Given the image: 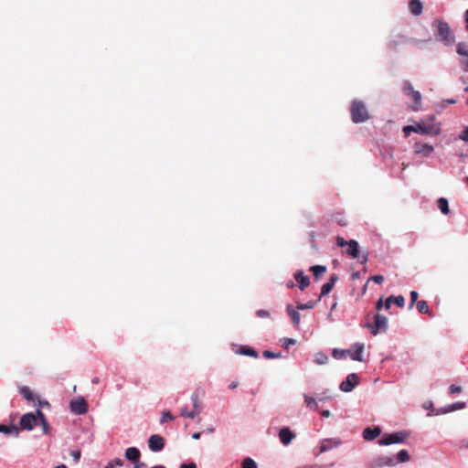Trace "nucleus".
I'll use <instances>...</instances> for the list:
<instances>
[{
  "label": "nucleus",
  "instance_id": "1",
  "mask_svg": "<svg viewBox=\"0 0 468 468\" xmlns=\"http://www.w3.org/2000/svg\"><path fill=\"white\" fill-rule=\"evenodd\" d=\"M438 27L436 35L437 40L443 43L445 46H452L455 42V37L447 22L437 20L433 26Z\"/></svg>",
  "mask_w": 468,
  "mask_h": 468
},
{
  "label": "nucleus",
  "instance_id": "2",
  "mask_svg": "<svg viewBox=\"0 0 468 468\" xmlns=\"http://www.w3.org/2000/svg\"><path fill=\"white\" fill-rule=\"evenodd\" d=\"M414 133L428 134V135H438L441 133L440 124L435 122L434 117H430L428 120L421 121L416 124Z\"/></svg>",
  "mask_w": 468,
  "mask_h": 468
},
{
  "label": "nucleus",
  "instance_id": "3",
  "mask_svg": "<svg viewBox=\"0 0 468 468\" xmlns=\"http://www.w3.org/2000/svg\"><path fill=\"white\" fill-rule=\"evenodd\" d=\"M351 117L352 121L356 123L367 122L369 118V112L361 101L355 100L351 105Z\"/></svg>",
  "mask_w": 468,
  "mask_h": 468
},
{
  "label": "nucleus",
  "instance_id": "4",
  "mask_svg": "<svg viewBox=\"0 0 468 468\" xmlns=\"http://www.w3.org/2000/svg\"><path fill=\"white\" fill-rule=\"evenodd\" d=\"M373 335L384 333L388 328V320L386 316L377 314L374 317V324L367 323L365 325Z\"/></svg>",
  "mask_w": 468,
  "mask_h": 468
},
{
  "label": "nucleus",
  "instance_id": "5",
  "mask_svg": "<svg viewBox=\"0 0 468 468\" xmlns=\"http://www.w3.org/2000/svg\"><path fill=\"white\" fill-rule=\"evenodd\" d=\"M407 431H398L393 433H385L381 439L378 440V443L380 446H388L391 444L401 443L409 438Z\"/></svg>",
  "mask_w": 468,
  "mask_h": 468
},
{
  "label": "nucleus",
  "instance_id": "6",
  "mask_svg": "<svg viewBox=\"0 0 468 468\" xmlns=\"http://www.w3.org/2000/svg\"><path fill=\"white\" fill-rule=\"evenodd\" d=\"M359 376L356 373H351L340 383L339 388L345 393H349L359 384Z\"/></svg>",
  "mask_w": 468,
  "mask_h": 468
},
{
  "label": "nucleus",
  "instance_id": "7",
  "mask_svg": "<svg viewBox=\"0 0 468 468\" xmlns=\"http://www.w3.org/2000/svg\"><path fill=\"white\" fill-rule=\"evenodd\" d=\"M38 423V416L34 413H26L24 414L19 421L20 428L22 430H32Z\"/></svg>",
  "mask_w": 468,
  "mask_h": 468
},
{
  "label": "nucleus",
  "instance_id": "8",
  "mask_svg": "<svg viewBox=\"0 0 468 468\" xmlns=\"http://www.w3.org/2000/svg\"><path fill=\"white\" fill-rule=\"evenodd\" d=\"M365 345L363 343H355L349 349H347V355L354 361L363 362L364 358Z\"/></svg>",
  "mask_w": 468,
  "mask_h": 468
},
{
  "label": "nucleus",
  "instance_id": "9",
  "mask_svg": "<svg viewBox=\"0 0 468 468\" xmlns=\"http://www.w3.org/2000/svg\"><path fill=\"white\" fill-rule=\"evenodd\" d=\"M69 409L73 413L81 415L88 411V403L84 398L78 397L70 401Z\"/></svg>",
  "mask_w": 468,
  "mask_h": 468
},
{
  "label": "nucleus",
  "instance_id": "10",
  "mask_svg": "<svg viewBox=\"0 0 468 468\" xmlns=\"http://www.w3.org/2000/svg\"><path fill=\"white\" fill-rule=\"evenodd\" d=\"M397 465L395 457L382 455L375 458L372 462L373 468L394 467Z\"/></svg>",
  "mask_w": 468,
  "mask_h": 468
},
{
  "label": "nucleus",
  "instance_id": "11",
  "mask_svg": "<svg viewBox=\"0 0 468 468\" xmlns=\"http://www.w3.org/2000/svg\"><path fill=\"white\" fill-rule=\"evenodd\" d=\"M457 54L462 57L460 59V66L464 71L468 72V44L460 42L456 46Z\"/></svg>",
  "mask_w": 468,
  "mask_h": 468
},
{
  "label": "nucleus",
  "instance_id": "12",
  "mask_svg": "<svg viewBox=\"0 0 468 468\" xmlns=\"http://www.w3.org/2000/svg\"><path fill=\"white\" fill-rule=\"evenodd\" d=\"M148 446L152 452H160L165 447V440L160 435H151L148 440Z\"/></svg>",
  "mask_w": 468,
  "mask_h": 468
},
{
  "label": "nucleus",
  "instance_id": "13",
  "mask_svg": "<svg viewBox=\"0 0 468 468\" xmlns=\"http://www.w3.org/2000/svg\"><path fill=\"white\" fill-rule=\"evenodd\" d=\"M434 148L431 144L416 143L414 144V153L418 155L429 157L433 153Z\"/></svg>",
  "mask_w": 468,
  "mask_h": 468
},
{
  "label": "nucleus",
  "instance_id": "14",
  "mask_svg": "<svg viewBox=\"0 0 468 468\" xmlns=\"http://www.w3.org/2000/svg\"><path fill=\"white\" fill-rule=\"evenodd\" d=\"M403 89L408 95L411 96L417 105L420 104L421 95L420 91L414 90L412 84L410 81H405L403 84Z\"/></svg>",
  "mask_w": 468,
  "mask_h": 468
},
{
  "label": "nucleus",
  "instance_id": "15",
  "mask_svg": "<svg viewBox=\"0 0 468 468\" xmlns=\"http://www.w3.org/2000/svg\"><path fill=\"white\" fill-rule=\"evenodd\" d=\"M279 438L282 444L288 445L295 438V434L289 428L284 427L280 430Z\"/></svg>",
  "mask_w": 468,
  "mask_h": 468
},
{
  "label": "nucleus",
  "instance_id": "16",
  "mask_svg": "<svg viewBox=\"0 0 468 468\" xmlns=\"http://www.w3.org/2000/svg\"><path fill=\"white\" fill-rule=\"evenodd\" d=\"M381 434V429L378 426H376L374 428H366L363 431V438L366 441H373L376 438H378Z\"/></svg>",
  "mask_w": 468,
  "mask_h": 468
},
{
  "label": "nucleus",
  "instance_id": "17",
  "mask_svg": "<svg viewBox=\"0 0 468 468\" xmlns=\"http://www.w3.org/2000/svg\"><path fill=\"white\" fill-rule=\"evenodd\" d=\"M294 279L299 283V288L302 291L308 287L310 284L309 277L304 275L302 271H297L294 273Z\"/></svg>",
  "mask_w": 468,
  "mask_h": 468
},
{
  "label": "nucleus",
  "instance_id": "18",
  "mask_svg": "<svg viewBox=\"0 0 468 468\" xmlns=\"http://www.w3.org/2000/svg\"><path fill=\"white\" fill-rule=\"evenodd\" d=\"M409 6L411 14L414 16H420L422 13L423 5L420 0H410Z\"/></svg>",
  "mask_w": 468,
  "mask_h": 468
},
{
  "label": "nucleus",
  "instance_id": "19",
  "mask_svg": "<svg viewBox=\"0 0 468 468\" xmlns=\"http://www.w3.org/2000/svg\"><path fill=\"white\" fill-rule=\"evenodd\" d=\"M140 455V451L135 447H130L125 451V457L134 463L139 461Z\"/></svg>",
  "mask_w": 468,
  "mask_h": 468
},
{
  "label": "nucleus",
  "instance_id": "20",
  "mask_svg": "<svg viewBox=\"0 0 468 468\" xmlns=\"http://www.w3.org/2000/svg\"><path fill=\"white\" fill-rule=\"evenodd\" d=\"M346 254L351 256L352 258L358 257V243L357 241L351 239L347 243Z\"/></svg>",
  "mask_w": 468,
  "mask_h": 468
},
{
  "label": "nucleus",
  "instance_id": "21",
  "mask_svg": "<svg viewBox=\"0 0 468 468\" xmlns=\"http://www.w3.org/2000/svg\"><path fill=\"white\" fill-rule=\"evenodd\" d=\"M36 413L38 416V422L41 425L42 431L44 434L49 433V425L44 415V413L40 410H37Z\"/></svg>",
  "mask_w": 468,
  "mask_h": 468
},
{
  "label": "nucleus",
  "instance_id": "22",
  "mask_svg": "<svg viewBox=\"0 0 468 468\" xmlns=\"http://www.w3.org/2000/svg\"><path fill=\"white\" fill-rule=\"evenodd\" d=\"M0 432L5 434H14L15 436H18L19 429L15 425H4L0 424Z\"/></svg>",
  "mask_w": 468,
  "mask_h": 468
},
{
  "label": "nucleus",
  "instance_id": "23",
  "mask_svg": "<svg viewBox=\"0 0 468 468\" xmlns=\"http://www.w3.org/2000/svg\"><path fill=\"white\" fill-rule=\"evenodd\" d=\"M191 400L193 402V410H197V416L201 412V403L199 401V396H198L197 391L194 392L191 395Z\"/></svg>",
  "mask_w": 468,
  "mask_h": 468
},
{
  "label": "nucleus",
  "instance_id": "24",
  "mask_svg": "<svg viewBox=\"0 0 468 468\" xmlns=\"http://www.w3.org/2000/svg\"><path fill=\"white\" fill-rule=\"evenodd\" d=\"M438 208L444 215H447L450 212L448 200L444 197H440L437 201Z\"/></svg>",
  "mask_w": 468,
  "mask_h": 468
},
{
  "label": "nucleus",
  "instance_id": "25",
  "mask_svg": "<svg viewBox=\"0 0 468 468\" xmlns=\"http://www.w3.org/2000/svg\"><path fill=\"white\" fill-rule=\"evenodd\" d=\"M287 312L291 317L292 324L294 325H298L300 324V314L290 305L287 307Z\"/></svg>",
  "mask_w": 468,
  "mask_h": 468
},
{
  "label": "nucleus",
  "instance_id": "26",
  "mask_svg": "<svg viewBox=\"0 0 468 468\" xmlns=\"http://www.w3.org/2000/svg\"><path fill=\"white\" fill-rule=\"evenodd\" d=\"M337 280H338L337 275L333 274L331 276L329 282L324 284V295L328 294L332 291V289Z\"/></svg>",
  "mask_w": 468,
  "mask_h": 468
},
{
  "label": "nucleus",
  "instance_id": "27",
  "mask_svg": "<svg viewBox=\"0 0 468 468\" xmlns=\"http://www.w3.org/2000/svg\"><path fill=\"white\" fill-rule=\"evenodd\" d=\"M396 462L399 463H407L410 460L409 452L407 450H400L396 456Z\"/></svg>",
  "mask_w": 468,
  "mask_h": 468
},
{
  "label": "nucleus",
  "instance_id": "28",
  "mask_svg": "<svg viewBox=\"0 0 468 468\" xmlns=\"http://www.w3.org/2000/svg\"><path fill=\"white\" fill-rule=\"evenodd\" d=\"M20 394L27 400V401H34V394L27 387H21L20 388Z\"/></svg>",
  "mask_w": 468,
  "mask_h": 468
},
{
  "label": "nucleus",
  "instance_id": "29",
  "mask_svg": "<svg viewBox=\"0 0 468 468\" xmlns=\"http://www.w3.org/2000/svg\"><path fill=\"white\" fill-rule=\"evenodd\" d=\"M304 402L306 404V407L311 410H316L318 407L316 400L313 397H310L308 395H304Z\"/></svg>",
  "mask_w": 468,
  "mask_h": 468
},
{
  "label": "nucleus",
  "instance_id": "30",
  "mask_svg": "<svg viewBox=\"0 0 468 468\" xmlns=\"http://www.w3.org/2000/svg\"><path fill=\"white\" fill-rule=\"evenodd\" d=\"M240 354L252 357H258L257 351L250 346H242L240 348Z\"/></svg>",
  "mask_w": 468,
  "mask_h": 468
},
{
  "label": "nucleus",
  "instance_id": "31",
  "mask_svg": "<svg viewBox=\"0 0 468 468\" xmlns=\"http://www.w3.org/2000/svg\"><path fill=\"white\" fill-rule=\"evenodd\" d=\"M241 468H258V465L253 459L247 457L243 460Z\"/></svg>",
  "mask_w": 468,
  "mask_h": 468
},
{
  "label": "nucleus",
  "instance_id": "32",
  "mask_svg": "<svg viewBox=\"0 0 468 468\" xmlns=\"http://www.w3.org/2000/svg\"><path fill=\"white\" fill-rule=\"evenodd\" d=\"M417 309L421 314H428L429 313V306L426 301L421 300L417 302Z\"/></svg>",
  "mask_w": 468,
  "mask_h": 468
},
{
  "label": "nucleus",
  "instance_id": "33",
  "mask_svg": "<svg viewBox=\"0 0 468 468\" xmlns=\"http://www.w3.org/2000/svg\"><path fill=\"white\" fill-rule=\"evenodd\" d=\"M181 416L185 418L194 419L197 416V410H188L186 407L181 409Z\"/></svg>",
  "mask_w": 468,
  "mask_h": 468
},
{
  "label": "nucleus",
  "instance_id": "34",
  "mask_svg": "<svg viewBox=\"0 0 468 468\" xmlns=\"http://www.w3.org/2000/svg\"><path fill=\"white\" fill-rule=\"evenodd\" d=\"M123 465V461L122 459H114L111 461L104 468H120Z\"/></svg>",
  "mask_w": 468,
  "mask_h": 468
},
{
  "label": "nucleus",
  "instance_id": "35",
  "mask_svg": "<svg viewBox=\"0 0 468 468\" xmlns=\"http://www.w3.org/2000/svg\"><path fill=\"white\" fill-rule=\"evenodd\" d=\"M346 355H347V349H334L333 350V356L335 358V359H342L346 356Z\"/></svg>",
  "mask_w": 468,
  "mask_h": 468
},
{
  "label": "nucleus",
  "instance_id": "36",
  "mask_svg": "<svg viewBox=\"0 0 468 468\" xmlns=\"http://www.w3.org/2000/svg\"><path fill=\"white\" fill-rule=\"evenodd\" d=\"M339 444V442L337 441H325L324 440V446H323V449H324V452L327 451V450H331L333 449L334 447L337 446Z\"/></svg>",
  "mask_w": 468,
  "mask_h": 468
},
{
  "label": "nucleus",
  "instance_id": "37",
  "mask_svg": "<svg viewBox=\"0 0 468 468\" xmlns=\"http://www.w3.org/2000/svg\"><path fill=\"white\" fill-rule=\"evenodd\" d=\"M174 419H175V417L173 416V414L169 410H165L163 412V414H162L160 422L161 423H165L167 420H173Z\"/></svg>",
  "mask_w": 468,
  "mask_h": 468
},
{
  "label": "nucleus",
  "instance_id": "38",
  "mask_svg": "<svg viewBox=\"0 0 468 468\" xmlns=\"http://www.w3.org/2000/svg\"><path fill=\"white\" fill-rule=\"evenodd\" d=\"M465 407V403L464 402H461V401H458V402H455V403H452L451 405L448 406V410L447 411H452V410H462Z\"/></svg>",
  "mask_w": 468,
  "mask_h": 468
},
{
  "label": "nucleus",
  "instance_id": "39",
  "mask_svg": "<svg viewBox=\"0 0 468 468\" xmlns=\"http://www.w3.org/2000/svg\"><path fill=\"white\" fill-rule=\"evenodd\" d=\"M393 302L401 308L405 304V298L402 295L393 296Z\"/></svg>",
  "mask_w": 468,
  "mask_h": 468
},
{
  "label": "nucleus",
  "instance_id": "40",
  "mask_svg": "<svg viewBox=\"0 0 468 468\" xmlns=\"http://www.w3.org/2000/svg\"><path fill=\"white\" fill-rule=\"evenodd\" d=\"M263 356H264L265 358L270 359V358H277V357H281L282 356H281V354H280V353H273V352H271V351H270V350H265V351L263 352Z\"/></svg>",
  "mask_w": 468,
  "mask_h": 468
},
{
  "label": "nucleus",
  "instance_id": "41",
  "mask_svg": "<svg viewBox=\"0 0 468 468\" xmlns=\"http://www.w3.org/2000/svg\"><path fill=\"white\" fill-rule=\"evenodd\" d=\"M311 270L316 278H319L322 275V265L314 266L311 268Z\"/></svg>",
  "mask_w": 468,
  "mask_h": 468
},
{
  "label": "nucleus",
  "instance_id": "42",
  "mask_svg": "<svg viewBox=\"0 0 468 468\" xmlns=\"http://www.w3.org/2000/svg\"><path fill=\"white\" fill-rule=\"evenodd\" d=\"M419 293L416 291L410 292V308L413 307L414 303H417Z\"/></svg>",
  "mask_w": 468,
  "mask_h": 468
},
{
  "label": "nucleus",
  "instance_id": "43",
  "mask_svg": "<svg viewBox=\"0 0 468 468\" xmlns=\"http://www.w3.org/2000/svg\"><path fill=\"white\" fill-rule=\"evenodd\" d=\"M369 281H373V282L380 284L384 282V277L382 275H373V276L369 277V279L367 280V282H369Z\"/></svg>",
  "mask_w": 468,
  "mask_h": 468
},
{
  "label": "nucleus",
  "instance_id": "44",
  "mask_svg": "<svg viewBox=\"0 0 468 468\" xmlns=\"http://www.w3.org/2000/svg\"><path fill=\"white\" fill-rule=\"evenodd\" d=\"M314 305V303L313 301L308 302L306 304L298 303L297 308L300 310L307 309V308H313Z\"/></svg>",
  "mask_w": 468,
  "mask_h": 468
},
{
  "label": "nucleus",
  "instance_id": "45",
  "mask_svg": "<svg viewBox=\"0 0 468 468\" xmlns=\"http://www.w3.org/2000/svg\"><path fill=\"white\" fill-rule=\"evenodd\" d=\"M257 316L260 318H268L270 316V313L266 310H258L256 313Z\"/></svg>",
  "mask_w": 468,
  "mask_h": 468
},
{
  "label": "nucleus",
  "instance_id": "46",
  "mask_svg": "<svg viewBox=\"0 0 468 468\" xmlns=\"http://www.w3.org/2000/svg\"><path fill=\"white\" fill-rule=\"evenodd\" d=\"M449 391L452 394L460 393L462 391V387L457 385H451L449 387Z\"/></svg>",
  "mask_w": 468,
  "mask_h": 468
},
{
  "label": "nucleus",
  "instance_id": "47",
  "mask_svg": "<svg viewBox=\"0 0 468 468\" xmlns=\"http://www.w3.org/2000/svg\"><path fill=\"white\" fill-rule=\"evenodd\" d=\"M394 303L393 302V295L388 297L385 301V303H384V307L386 310H388L391 306V303Z\"/></svg>",
  "mask_w": 468,
  "mask_h": 468
},
{
  "label": "nucleus",
  "instance_id": "48",
  "mask_svg": "<svg viewBox=\"0 0 468 468\" xmlns=\"http://www.w3.org/2000/svg\"><path fill=\"white\" fill-rule=\"evenodd\" d=\"M336 243H337V246H339V247H345V246H347L348 241L345 240V239L342 237H337Z\"/></svg>",
  "mask_w": 468,
  "mask_h": 468
},
{
  "label": "nucleus",
  "instance_id": "49",
  "mask_svg": "<svg viewBox=\"0 0 468 468\" xmlns=\"http://www.w3.org/2000/svg\"><path fill=\"white\" fill-rule=\"evenodd\" d=\"M294 344H295V340H294V339H292V338H284L282 346H283L285 348H288V346H289L290 345H294Z\"/></svg>",
  "mask_w": 468,
  "mask_h": 468
},
{
  "label": "nucleus",
  "instance_id": "50",
  "mask_svg": "<svg viewBox=\"0 0 468 468\" xmlns=\"http://www.w3.org/2000/svg\"><path fill=\"white\" fill-rule=\"evenodd\" d=\"M414 128H416V125L415 126L409 125V126H405L403 131L406 133V135H409L410 132H414Z\"/></svg>",
  "mask_w": 468,
  "mask_h": 468
},
{
  "label": "nucleus",
  "instance_id": "51",
  "mask_svg": "<svg viewBox=\"0 0 468 468\" xmlns=\"http://www.w3.org/2000/svg\"><path fill=\"white\" fill-rule=\"evenodd\" d=\"M460 138L464 141L468 142V127L464 129L463 134L460 136Z\"/></svg>",
  "mask_w": 468,
  "mask_h": 468
},
{
  "label": "nucleus",
  "instance_id": "52",
  "mask_svg": "<svg viewBox=\"0 0 468 468\" xmlns=\"http://www.w3.org/2000/svg\"><path fill=\"white\" fill-rule=\"evenodd\" d=\"M180 468H197V465L194 463H183Z\"/></svg>",
  "mask_w": 468,
  "mask_h": 468
},
{
  "label": "nucleus",
  "instance_id": "53",
  "mask_svg": "<svg viewBox=\"0 0 468 468\" xmlns=\"http://www.w3.org/2000/svg\"><path fill=\"white\" fill-rule=\"evenodd\" d=\"M72 456H73L75 462H79V460L80 458V452L79 451H75L72 452Z\"/></svg>",
  "mask_w": 468,
  "mask_h": 468
},
{
  "label": "nucleus",
  "instance_id": "54",
  "mask_svg": "<svg viewBox=\"0 0 468 468\" xmlns=\"http://www.w3.org/2000/svg\"><path fill=\"white\" fill-rule=\"evenodd\" d=\"M383 306H384L383 299H382V298H380V299L377 302L376 308H377V310H378V311H379Z\"/></svg>",
  "mask_w": 468,
  "mask_h": 468
},
{
  "label": "nucleus",
  "instance_id": "55",
  "mask_svg": "<svg viewBox=\"0 0 468 468\" xmlns=\"http://www.w3.org/2000/svg\"><path fill=\"white\" fill-rule=\"evenodd\" d=\"M133 468H146V464L144 463H138L134 464Z\"/></svg>",
  "mask_w": 468,
  "mask_h": 468
},
{
  "label": "nucleus",
  "instance_id": "56",
  "mask_svg": "<svg viewBox=\"0 0 468 468\" xmlns=\"http://www.w3.org/2000/svg\"><path fill=\"white\" fill-rule=\"evenodd\" d=\"M238 386H239V382L234 381V382H232V383L229 385V388H230V389H235V388H238Z\"/></svg>",
  "mask_w": 468,
  "mask_h": 468
},
{
  "label": "nucleus",
  "instance_id": "57",
  "mask_svg": "<svg viewBox=\"0 0 468 468\" xmlns=\"http://www.w3.org/2000/svg\"><path fill=\"white\" fill-rule=\"evenodd\" d=\"M464 19H465V23H466V27H465L468 30V9L464 13Z\"/></svg>",
  "mask_w": 468,
  "mask_h": 468
},
{
  "label": "nucleus",
  "instance_id": "58",
  "mask_svg": "<svg viewBox=\"0 0 468 468\" xmlns=\"http://www.w3.org/2000/svg\"><path fill=\"white\" fill-rule=\"evenodd\" d=\"M200 436H201V433L200 432H195L193 435H192V438L195 439V440H198L200 439Z\"/></svg>",
  "mask_w": 468,
  "mask_h": 468
},
{
  "label": "nucleus",
  "instance_id": "59",
  "mask_svg": "<svg viewBox=\"0 0 468 468\" xmlns=\"http://www.w3.org/2000/svg\"><path fill=\"white\" fill-rule=\"evenodd\" d=\"M331 416V413L327 410H324V418H328Z\"/></svg>",
  "mask_w": 468,
  "mask_h": 468
},
{
  "label": "nucleus",
  "instance_id": "60",
  "mask_svg": "<svg viewBox=\"0 0 468 468\" xmlns=\"http://www.w3.org/2000/svg\"><path fill=\"white\" fill-rule=\"evenodd\" d=\"M287 286H288L289 288H293V287H294V283H293V282H292V281H290V282L287 283Z\"/></svg>",
  "mask_w": 468,
  "mask_h": 468
},
{
  "label": "nucleus",
  "instance_id": "61",
  "mask_svg": "<svg viewBox=\"0 0 468 468\" xmlns=\"http://www.w3.org/2000/svg\"><path fill=\"white\" fill-rule=\"evenodd\" d=\"M99 381H100V379H99V378H97V377H96V378H94L92 379V383H93V384H98V383H99Z\"/></svg>",
  "mask_w": 468,
  "mask_h": 468
},
{
  "label": "nucleus",
  "instance_id": "62",
  "mask_svg": "<svg viewBox=\"0 0 468 468\" xmlns=\"http://www.w3.org/2000/svg\"><path fill=\"white\" fill-rule=\"evenodd\" d=\"M54 468H68V467L65 464H59V465H57Z\"/></svg>",
  "mask_w": 468,
  "mask_h": 468
},
{
  "label": "nucleus",
  "instance_id": "63",
  "mask_svg": "<svg viewBox=\"0 0 468 468\" xmlns=\"http://www.w3.org/2000/svg\"><path fill=\"white\" fill-rule=\"evenodd\" d=\"M315 362H316L317 364H322V360H321L319 357H316V358H315Z\"/></svg>",
  "mask_w": 468,
  "mask_h": 468
},
{
  "label": "nucleus",
  "instance_id": "64",
  "mask_svg": "<svg viewBox=\"0 0 468 468\" xmlns=\"http://www.w3.org/2000/svg\"><path fill=\"white\" fill-rule=\"evenodd\" d=\"M463 446L465 447V448H468V442H463Z\"/></svg>",
  "mask_w": 468,
  "mask_h": 468
}]
</instances>
